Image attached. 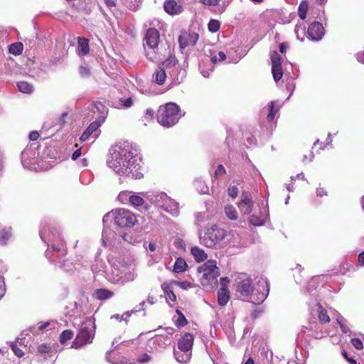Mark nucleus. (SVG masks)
<instances>
[{
	"instance_id": "nucleus-45",
	"label": "nucleus",
	"mask_w": 364,
	"mask_h": 364,
	"mask_svg": "<svg viewBox=\"0 0 364 364\" xmlns=\"http://www.w3.org/2000/svg\"><path fill=\"white\" fill-rule=\"evenodd\" d=\"M11 234H10V232L6 229H1L0 230V241H2V242H5L6 240H7L9 237H10Z\"/></svg>"
},
{
	"instance_id": "nucleus-22",
	"label": "nucleus",
	"mask_w": 364,
	"mask_h": 364,
	"mask_svg": "<svg viewBox=\"0 0 364 364\" xmlns=\"http://www.w3.org/2000/svg\"><path fill=\"white\" fill-rule=\"evenodd\" d=\"M161 289H163L164 294L171 301L175 302L176 301V295L174 294L173 291L172 290L171 284L168 282H164L161 284Z\"/></svg>"
},
{
	"instance_id": "nucleus-42",
	"label": "nucleus",
	"mask_w": 364,
	"mask_h": 364,
	"mask_svg": "<svg viewBox=\"0 0 364 364\" xmlns=\"http://www.w3.org/2000/svg\"><path fill=\"white\" fill-rule=\"evenodd\" d=\"M351 343L355 348L358 350L363 349V343L360 338H354L351 339Z\"/></svg>"
},
{
	"instance_id": "nucleus-32",
	"label": "nucleus",
	"mask_w": 364,
	"mask_h": 364,
	"mask_svg": "<svg viewBox=\"0 0 364 364\" xmlns=\"http://www.w3.org/2000/svg\"><path fill=\"white\" fill-rule=\"evenodd\" d=\"M272 73L273 78L278 82L283 76V70L282 66H272Z\"/></svg>"
},
{
	"instance_id": "nucleus-27",
	"label": "nucleus",
	"mask_w": 364,
	"mask_h": 364,
	"mask_svg": "<svg viewBox=\"0 0 364 364\" xmlns=\"http://www.w3.org/2000/svg\"><path fill=\"white\" fill-rule=\"evenodd\" d=\"M274 105L275 102L272 101L268 105L269 112L267 116V119L269 122H272L274 120L275 115L279 112V107L275 108Z\"/></svg>"
},
{
	"instance_id": "nucleus-58",
	"label": "nucleus",
	"mask_w": 364,
	"mask_h": 364,
	"mask_svg": "<svg viewBox=\"0 0 364 364\" xmlns=\"http://www.w3.org/2000/svg\"><path fill=\"white\" fill-rule=\"evenodd\" d=\"M358 262L360 266H364V251L359 254Z\"/></svg>"
},
{
	"instance_id": "nucleus-19",
	"label": "nucleus",
	"mask_w": 364,
	"mask_h": 364,
	"mask_svg": "<svg viewBox=\"0 0 364 364\" xmlns=\"http://www.w3.org/2000/svg\"><path fill=\"white\" fill-rule=\"evenodd\" d=\"M114 292L106 289H97L95 291L94 296L95 299L102 301L112 298Z\"/></svg>"
},
{
	"instance_id": "nucleus-52",
	"label": "nucleus",
	"mask_w": 364,
	"mask_h": 364,
	"mask_svg": "<svg viewBox=\"0 0 364 364\" xmlns=\"http://www.w3.org/2000/svg\"><path fill=\"white\" fill-rule=\"evenodd\" d=\"M220 0H201V1L208 6H215L218 4Z\"/></svg>"
},
{
	"instance_id": "nucleus-55",
	"label": "nucleus",
	"mask_w": 364,
	"mask_h": 364,
	"mask_svg": "<svg viewBox=\"0 0 364 364\" xmlns=\"http://www.w3.org/2000/svg\"><path fill=\"white\" fill-rule=\"evenodd\" d=\"M262 313V310L256 309L252 312L251 316L252 319L257 318Z\"/></svg>"
},
{
	"instance_id": "nucleus-21",
	"label": "nucleus",
	"mask_w": 364,
	"mask_h": 364,
	"mask_svg": "<svg viewBox=\"0 0 364 364\" xmlns=\"http://www.w3.org/2000/svg\"><path fill=\"white\" fill-rule=\"evenodd\" d=\"M318 318L321 323H328L331 321L329 316L328 315L327 311L323 307V306L318 303Z\"/></svg>"
},
{
	"instance_id": "nucleus-18",
	"label": "nucleus",
	"mask_w": 364,
	"mask_h": 364,
	"mask_svg": "<svg viewBox=\"0 0 364 364\" xmlns=\"http://www.w3.org/2000/svg\"><path fill=\"white\" fill-rule=\"evenodd\" d=\"M100 124L97 122H92L85 130V132L82 133L81 136L80 137V141L83 142L85 141L90 136L95 132L99 127Z\"/></svg>"
},
{
	"instance_id": "nucleus-16",
	"label": "nucleus",
	"mask_w": 364,
	"mask_h": 364,
	"mask_svg": "<svg viewBox=\"0 0 364 364\" xmlns=\"http://www.w3.org/2000/svg\"><path fill=\"white\" fill-rule=\"evenodd\" d=\"M192 41V44L195 45L196 41L198 40V34L191 35L188 33H185L178 37V42L181 48H184L187 46H188L189 42L188 40Z\"/></svg>"
},
{
	"instance_id": "nucleus-57",
	"label": "nucleus",
	"mask_w": 364,
	"mask_h": 364,
	"mask_svg": "<svg viewBox=\"0 0 364 364\" xmlns=\"http://www.w3.org/2000/svg\"><path fill=\"white\" fill-rule=\"evenodd\" d=\"M81 155V149H77L76 151H75L72 155V159L73 160H76Z\"/></svg>"
},
{
	"instance_id": "nucleus-38",
	"label": "nucleus",
	"mask_w": 364,
	"mask_h": 364,
	"mask_svg": "<svg viewBox=\"0 0 364 364\" xmlns=\"http://www.w3.org/2000/svg\"><path fill=\"white\" fill-rule=\"evenodd\" d=\"M178 63L177 59L174 56H169L163 63L164 68H170L175 66Z\"/></svg>"
},
{
	"instance_id": "nucleus-10",
	"label": "nucleus",
	"mask_w": 364,
	"mask_h": 364,
	"mask_svg": "<svg viewBox=\"0 0 364 364\" xmlns=\"http://www.w3.org/2000/svg\"><path fill=\"white\" fill-rule=\"evenodd\" d=\"M237 206L240 208L241 212L244 215H249L253 210V202L252 196L249 192H242V199L237 203Z\"/></svg>"
},
{
	"instance_id": "nucleus-20",
	"label": "nucleus",
	"mask_w": 364,
	"mask_h": 364,
	"mask_svg": "<svg viewBox=\"0 0 364 364\" xmlns=\"http://www.w3.org/2000/svg\"><path fill=\"white\" fill-rule=\"evenodd\" d=\"M153 78L154 79V82L158 85H163L166 78V73L164 68H158L153 75Z\"/></svg>"
},
{
	"instance_id": "nucleus-33",
	"label": "nucleus",
	"mask_w": 364,
	"mask_h": 364,
	"mask_svg": "<svg viewBox=\"0 0 364 364\" xmlns=\"http://www.w3.org/2000/svg\"><path fill=\"white\" fill-rule=\"evenodd\" d=\"M129 202L134 206H141L144 204V200L139 196L132 195L129 197Z\"/></svg>"
},
{
	"instance_id": "nucleus-62",
	"label": "nucleus",
	"mask_w": 364,
	"mask_h": 364,
	"mask_svg": "<svg viewBox=\"0 0 364 364\" xmlns=\"http://www.w3.org/2000/svg\"><path fill=\"white\" fill-rule=\"evenodd\" d=\"M218 55H219V61H223L226 59V55L223 51H220L218 53Z\"/></svg>"
},
{
	"instance_id": "nucleus-37",
	"label": "nucleus",
	"mask_w": 364,
	"mask_h": 364,
	"mask_svg": "<svg viewBox=\"0 0 364 364\" xmlns=\"http://www.w3.org/2000/svg\"><path fill=\"white\" fill-rule=\"evenodd\" d=\"M161 208L167 213H170L172 215H176L178 213V207L177 204L171 203V210H168L167 204L163 205Z\"/></svg>"
},
{
	"instance_id": "nucleus-6",
	"label": "nucleus",
	"mask_w": 364,
	"mask_h": 364,
	"mask_svg": "<svg viewBox=\"0 0 364 364\" xmlns=\"http://www.w3.org/2000/svg\"><path fill=\"white\" fill-rule=\"evenodd\" d=\"M95 337V330L87 326L82 327L77 332L71 348L78 349L92 342Z\"/></svg>"
},
{
	"instance_id": "nucleus-11",
	"label": "nucleus",
	"mask_w": 364,
	"mask_h": 364,
	"mask_svg": "<svg viewBox=\"0 0 364 364\" xmlns=\"http://www.w3.org/2000/svg\"><path fill=\"white\" fill-rule=\"evenodd\" d=\"M164 9L167 14L171 16L178 15L183 10L180 0H166Z\"/></svg>"
},
{
	"instance_id": "nucleus-30",
	"label": "nucleus",
	"mask_w": 364,
	"mask_h": 364,
	"mask_svg": "<svg viewBox=\"0 0 364 364\" xmlns=\"http://www.w3.org/2000/svg\"><path fill=\"white\" fill-rule=\"evenodd\" d=\"M272 66H282V58L276 51L273 50L270 53Z\"/></svg>"
},
{
	"instance_id": "nucleus-50",
	"label": "nucleus",
	"mask_w": 364,
	"mask_h": 364,
	"mask_svg": "<svg viewBox=\"0 0 364 364\" xmlns=\"http://www.w3.org/2000/svg\"><path fill=\"white\" fill-rule=\"evenodd\" d=\"M314 158V154L311 151H308V154H304L302 161L304 162L311 161Z\"/></svg>"
},
{
	"instance_id": "nucleus-24",
	"label": "nucleus",
	"mask_w": 364,
	"mask_h": 364,
	"mask_svg": "<svg viewBox=\"0 0 364 364\" xmlns=\"http://www.w3.org/2000/svg\"><path fill=\"white\" fill-rule=\"evenodd\" d=\"M18 89L20 92L26 94H31L33 91V87L26 81H20L17 83Z\"/></svg>"
},
{
	"instance_id": "nucleus-25",
	"label": "nucleus",
	"mask_w": 364,
	"mask_h": 364,
	"mask_svg": "<svg viewBox=\"0 0 364 364\" xmlns=\"http://www.w3.org/2000/svg\"><path fill=\"white\" fill-rule=\"evenodd\" d=\"M225 213L226 216L231 220L237 219V212L235 208L232 205H227L225 207Z\"/></svg>"
},
{
	"instance_id": "nucleus-31",
	"label": "nucleus",
	"mask_w": 364,
	"mask_h": 364,
	"mask_svg": "<svg viewBox=\"0 0 364 364\" xmlns=\"http://www.w3.org/2000/svg\"><path fill=\"white\" fill-rule=\"evenodd\" d=\"M52 248L63 256L65 255L68 252L66 244L63 241H60L58 244L53 245Z\"/></svg>"
},
{
	"instance_id": "nucleus-8",
	"label": "nucleus",
	"mask_w": 364,
	"mask_h": 364,
	"mask_svg": "<svg viewBox=\"0 0 364 364\" xmlns=\"http://www.w3.org/2000/svg\"><path fill=\"white\" fill-rule=\"evenodd\" d=\"M257 287L254 295L252 303L262 304L267 297L269 292V282L266 278H260L257 282Z\"/></svg>"
},
{
	"instance_id": "nucleus-9",
	"label": "nucleus",
	"mask_w": 364,
	"mask_h": 364,
	"mask_svg": "<svg viewBox=\"0 0 364 364\" xmlns=\"http://www.w3.org/2000/svg\"><path fill=\"white\" fill-rule=\"evenodd\" d=\"M307 33L309 38H311L313 41H317L323 38L325 33V30L323 25L321 23L318 21H314L309 25Z\"/></svg>"
},
{
	"instance_id": "nucleus-35",
	"label": "nucleus",
	"mask_w": 364,
	"mask_h": 364,
	"mask_svg": "<svg viewBox=\"0 0 364 364\" xmlns=\"http://www.w3.org/2000/svg\"><path fill=\"white\" fill-rule=\"evenodd\" d=\"M249 223L254 226H260L264 225V221L261 217L252 215L249 218Z\"/></svg>"
},
{
	"instance_id": "nucleus-41",
	"label": "nucleus",
	"mask_w": 364,
	"mask_h": 364,
	"mask_svg": "<svg viewBox=\"0 0 364 364\" xmlns=\"http://www.w3.org/2000/svg\"><path fill=\"white\" fill-rule=\"evenodd\" d=\"M151 359V355H149L148 353H143L140 355H139L136 358V362L141 364L146 363L149 362Z\"/></svg>"
},
{
	"instance_id": "nucleus-54",
	"label": "nucleus",
	"mask_w": 364,
	"mask_h": 364,
	"mask_svg": "<svg viewBox=\"0 0 364 364\" xmlns=\"http://www.w3.org/2000/svg\"><path fill=\"white\" fill-rule=\"evenodd\" d=\"M337 322L338 323L340 328L343 333H347L349 331V328L346 324L343 323L338 320H337Z\"/></svg>"
},
{
	"instance_id": "nucleus-3",
	"label": "nucleus",
	"mask_w": 364,
	"mask_h": 364,
	"mask_svg": "<svg viewBox=\"0 0 364 364\" xmlns=\"http://www.w3.org/2000/svg\"><path fill=\"white\" fill-rule=\"evenodd\" d=\"M194 336L192 333H186L178 341V348L173 351L176 360L181 363H186L190 360Z\"/></svg>"
},
{
	"instance_id": "nucleus-49",
	"label": "nucleus",
	"mask_w": 364,
	"mask_h": 364,
	"mask_svg": "<svg viewBox=\"0 0 364 364\" xmlns=\"http://www.w3.org/2000/svg\"><path fill=\"white\" fill-rule=\"evenodd\" d=\"M326 146L323 142H321L318 139L314 143L313 149H317L318 151L323 150Z\"/></svg>"
},
{
	"instance_id": "nucleus-61",
	"label": "nucleus",
	"mask_w": 364,
	"mask_h": 364,
	"mask_svg": "<svg viewBox=\"0 0 364 364\" xmlns=\"http://www.w3.org/2000/svg\"><path fill=\"white\" fill-rule=\"evenodd\" d=\"M279 51H280V53H286V50H287V45H286V43H281L279 44Z\"/></svg>"
},
{
	"instance_id": "nucleus-14",
	"label": "nucleus",
	"mask_w": 364,
	"mask_h": 364,
	"mask_svg": "<svg viewBox=\"0 0 364 364\" xmlns=\"http://www.w3.org/2000/svg\"><path fill=\"white\" fill-rule=\"evenodd\" d=\"M90 52L89 41L79 37L77 41V54L80 56L87 55Z\"/></svg>"
},
{
	"instance_id": "nucleus-43",
	"label": "nucleus",
	"mask_w": 364,
	"mask_h": 364,
	"mask_svg": "<svg viewBox=\"0 0 364 364\" xmlns=\"http://www.w3.org/2000/svg\"><path fill=\"white\" fill-rule=\"evenodd\" d=\"M225 173H226V170H225V167L223 166V165L220 164L218 166V167L215 171L214 177L215 178H218L219 176L225 175Z\"/></svg>"
},
{
	"instance_id": "nucleus-56",
	"label": "nucleus",
	"mask_w": 364,
	"mask_h": 364,
	"mask_svg": "<svg viewBox=\"0 0 364 364\" xmlns=\"http://www.w3.org/2000/svg\"><path fill=\"white\" fill-rule=\"evenodd\" d=\"M356 58L360 63L364 64V51L357 53Z\"/></svg>"
},
{
	"instance_id": "nucleus-64",
	"label": "nucleus",
	"mask_w": 364,
	"mask_h": 364,
	"mask_svg": "<svg viewBox=\"0 0 364 364\" xmlns=\"http://www.w3.org/2000/svg\"><path fill=\"white\" fill-rule=\"evenodd\" d=\"M166 333H167L168 334L171 335V334H173V333H174L175 330H174V328H172V327H167V328H166Z\"/></svg>"
},
{
	"instance_id": "nucleus-5",
	"label": "nucleus",
	"mask_w": 364,
	"mask_h": 364,
	"mask_svg": "<svg viewBox=\"0 0 364 364\" xmlns=\"http://www.w3.org/2000/svg\"><path fill=\"white\" fill-rule=\"evenodd\" d=\"M226 236V231L218 225L208 228L203 239V244L208 247H215Z\"/></svg>"
},
{
	"instance_id": "nucleus-2",
	"label": "nucleus",
	"mask_w": 364,
	"mask_h": 364,
	"mask_svg": "<svg viewBox=\"0 0 364 364\" xmlns=\"http://www.w3.org/2000/svg\"><path fill=\"white\" fill-rule=\"evenodd\" d=\"M156 118L158 122L163 127H173L181 118V109L176 103H166L159 107Z\"/></svg>"
},
{
	"instance_id": "nucleus-51",
	"label": "nucleus",
	"mask_w": 364,
	"mask_h": 364,
	"mask_svg": "<svg viewBox=\"0 0 364 364\" xmlns=\"http://www.w3.org/2000/svg\"><path fill=\"white\" fill-rule=\"evenodd\" d=\"M39 136L40 134L37 131H33L29 134V139L31 141H36Z\"/></svg>"
},
{
	"instance_id": "nucleus-13",
	"label": "nucleus",
	"mask_w": 364,
	"mask_h": 364,
	"mask_svg": "<svg viewBox=\"0 0 364 364\" xmlns=\"http://www.w3.org/2000/svg\"><path fill=\"white\" fill-rule=\"evenodd\" d=\"M237 291L242 296H247L254 291V287L251 279L247 278L238 282Z\"/></svg>"
},
{
	"instance_id": "nucleus-44",
	"label": "nucleus",
	"mask_w": 364,
	"mask_h": 364,
	"mask_svg": "<svg viewBox=\"0 0 364 364\" xmlns=\"http://www.w3.org/2000/svg\"><path fill=\"white\" fill-rule=\"evenodd\" d=\"M11 349H12L13 352L14 353V354L17 357L21 358V357H23L24 355L23 351L19 347H18L17 345L12 344L11 346Z\"/></svg>"
},
{
	"instance_id": "nucleus-46",
	"label": "nucleus",
	"mask_w": 364,
	"mask_h": 364,
	"mask_svg": "<svg viewBox=\"0 0 364 364\" xmlns=\"http://www.w3.org/2000/svg\"><path fill=\"white\" fill-rule=\"evenodd\" d=\"M79 73L82 77H87L90 75V70L86 66H80Z\"/></svg>"
},
{
	"instance_id": "nucleus-39",
	"label": "nucleus",
	"mask_w": 364,
	"mask_h": 364,
	"mask_svg": "<svg viewBox=\"0 0 364 364\" xmlns=\"http://www.w3.org/2000/svg\"><path fill=\"white\" fill-rule=\"evenodd\" d=\"M227 192L230 197L235 199L238 196L239 189L236 186H230L227 189Z\"/></svg>"
},
{
	"instance_id": "nucleus-28",
	"label": "nucleus",
	"mask_w": 364,
	"mask_h": 364,
	"mask_svg": "<svg viewBox=\"0 0 364 364\" xmlns=\"http://www.w3.org/2000/svg\"><path fill=\"white\" fill-rule=\"evenodd\" d=\"M23 49V46L22 43L18 42L12 43L9 48V53L14 55H20Z\"/></svg>"
},
{
	"instance_id": "nucleus-47",
	"label": "nucleus",
	"mask_w": 364,
	"mask_h": 364,
	"mask_svg": "<svg viewBox=\"0 0 364 364\" xmlns=\"http://www.w3.org/2000/svg\"><path fill=\"white\" fill-rule=\"evenodd\" d=\"M119 102H120V105L126 108H129V107H132L133 105V100L131 97H129L126 100L121 99L119 100Z\"/></svg>"
},
{
	"instance_id": "nucleus-53",
	"label": "nucleus",
	"mask_w": 364,
	"mask_h": 364,
	"mask_svg": "<svg viewBox=\"0 0 364 364\" xmlns=\"http://www.w3.org/2000/svg\"><path fill=\"white\" fill-rule=\"evenodd\" d=\"M38 328L39 331H43L50 326V322H39L38 323Z\"/></svg>"
},
{
	"instance_id": "nucleus-63",
	"label": "nucleus",
	"mask_w": 364,
	"mask_h": 364,
	"mask_svg": "<svg viewBox=\"0 0 364 364\" xmlns=\"http://www.w3.org/2000/svg\"><path fill=\"white\" fill-rule=\"evenodd\" d=\"M146 114L149 115L151 118L154 116V114H155L154 109H147L146 110Z\"/></svg>"
},
{
	"instance_id": "nucleus-48",
	"label": "nucleus",
	"mask_w": 364,
	"mask_h": 364,
	"mask_svg": "<svg viewBox=\"0 0 364 364\" xmlns=\"http://www.w3.org/2000/svg\"><path fill=\"white\" fill-rule=\"evenodd\" d=\"M341 353H342L343 356L346 358V360L350 364H357L356 360L354 358H353L352 357H350L345 350H343Z\"/></svg>"
},
{
	"instance_id": "nucleus-40",
	"label": "nucleus",
	"mask_w": 364,
	"mask_h": 364,
	"mask_svg": "<svg viewBox=\"0 0 364 364\" xmlns=\"http://www.w3.org/2000/svg\"><path fill=\"white\" fill-rule=\"evenodd\" d=\"M51 351V347L50 346L43 343L38 346L37 348V352L39 354H45V353H49Z\"/></svg>"
},
{
	"instance_id": "nucleus-1",
	"label": "nucleus",
	"mask_w": 364,
	"mask_h": 364,
	"mask_svg": "<svg viewBox=\"0 0 364 364\" xmlns=\"http://www.w3.org/2000/svg\"><path fill=\"white\" fill-rule=\"evenodd\" d=\"M132 154L127 149L117 147L114 149L107 160L108 166L119 175L129 174L133 171Z\"/></svg>"
},
{
	"instance_id": "nucleus-4",
	"label": "nucleus",
	"mask_w": 364,
	"mask_h": 364,
	"mask_svg": "<svg viewBox=\"0 0 364 364\" xmlns=\"http://www.w3.org/2000/svg\"><path fill=\"white\" fill-rule=\"evenodd\" d=\"M198 271L203 273L200 283L203 287H213V284H218V277L220 274V270L217 267L215 260H208L198 267Z\"/></svg>"
},
{
	"instance_id": "nucleus-7",
	"label": "nucleus",
	"mask_w": 364,
	"mask_h": 364,
	"mask_svg": "<svg viewBox=\"0 0 364 364\" xmlns=\"http://www.w3.org/2000/svg\"><path fill=\"white\" fill-rule=\"evenodd\" d=\"M114 214V222L119 227H132L137 222L136 215L128 210L119 209Z\"/></svg>"
},
{
	"instance_id": "nucleus-34",
	"label": "nucleus",
	"mask_w": 364,
	"mask_h": 364,
	"mask_svg": "<svg viewBox=\"0 0 364 364\" xmlns=\"http://www.w3.org/2000/svg\"><path fill=\"white\" fill-rule=\"evenodd\" d=\"M176 313H177L178 317L176 321V325L178 327H183V326H185L186 325H187L188 321L186 318L183 314L179 310H176Z\"/></svg>"
},
{
	"instance_id": "nucleus-59",
	"label": "nucleus",
	"mask_w": 364,
	"mask_h": 364,
	"mask_svg": "<svg viewBox=\"0 0 364 364\" xmlns=\"http://www.w3.org/2000/svg\"><path fill=\"white\" fill-rule=\"evenodd\" d=\"M106 6L109 8L115 7L116 2L115 0H104Z\"/></svg>"
},
{
	"instance_id": "nucleus-26",
	"label": "nucleus",
	"mask_w": 364,
	"mask_h": 364,
	"mask_svg": "<svg viewBox=\"0 0 364 364\" xmlns=\"http://www.w3.org/2000/svg\"><path fill=\"white\" fill-rule=\"evenodd\" d=\"M309 10V2L302 1L298 8V14L301 19L304 20L306 18V14Z\"/></svg>"
},
{
	"instance_id": "nucleus-15",
	"label": "nucleus",
	"mask_w": 364,
	"mask_h": 364,
	"mask_svg": "<svg viewBox=\"0 0 364 364\" xmlns=\"http://www.w3.org/2000/svg\"><path fill=\"white\" fill-rule=\"evenodd\" d=\"M230 300V292L227 287H221L218 292V303L220 306H225Z\"/></svg>"
},
{
	"instance_id": "nucleus-36",
	"label": "nucleus",
	"mask_w": 364,
	"mask_h": 364,
	"mask_svg": "<svg viewBox=\"0 0 364 364\" xmlns=\"http://www.w3.org/2000/svg\"><path fill=\"white\" fill-rule=\"evenodd\" d=\"M208 30L212 32L215 33L217 32L220 27V23L219 21L215 19H211L208 24Z\"/></svg>"
},
{
	"instance_id": "nucleus-17",
	"label": "nucleus",
	"mask_w": 364,
	"mask_h": 364,
	"mask_svg": "<svg viewBox=\"0 0 364 364\" xmlns=\"http://www.w3.org/2000/svg\"><path fill=\"white\" fill-rule=\"evenodd\" d=\"M191 252L195 260L198 262H203L208 258V255L205 251L197 246L191 247Z\"/></svg>"
},
{
	"instance_id": "nucleus-12",
	"label": "nucleus",
	"mask_w": 364,
	"mask_h": 364,
	"mask_svg": "<svg viewBox=\"0 0 364 364\" xmlns=\"http://www.w3.org/2000/svg\"><path fill=\"white\" fill-rule=\"evenodd\" d=\"M160 35L156 28H149L145 34L144 39L146 45L151 48H157L159 43Z\"/></svg>"
},
{
	"instance_id": "nucleus-23",
	"label": "nucleus",
	"mask_w": 364,
	"mask_h": 364,
	"mask_svg": "<svg viewBox=\"0 0 364 364\" xmlns=\"http://www.w3.org/2000/svg\"><path fill=\"white\" fill-rule=\"evenodd\" d=\"M188 264L184 259L178 257L173 265V272L176 273L183 272L186 270Z\"/></svg>"
},
{
	"instance_id": "nucleus-29",
	"label": "nucleus",
	"mask_w": 364,
	"mask_h": 364,
	"mask_svg": "<svg viewBox=\"0 0 364 364\" xmlns=\"http://www.w3.org/2000/svg\"><path fill=\"white\" fill-rule=\"evenodd\" d=\"M74 333L71 330H64L60 335V342L61 344L65 343L68 341L73 338Z\"/></svg>"
},
{
	"instance_id": "nucleus-60",
	"label": "nucleus",
	"mask_w": 364,
	"mask_h": 364,
	"mask_svg": "<svg viewBox=\"0 0 364 364\" xmlns=\"http://www.w3.org/2000/svg\"><path fill=\"white\" fill-rule=\"evenodd\" d=\"M229 282V279L228 277H222L220 279V284L221 287H227V284Z\"/></svg>"
}]
</instances>
